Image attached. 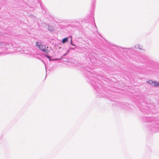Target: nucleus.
Segmentation results:
<instances>
[{
	"label": "nucleus",
	"instance_id": "obj_1",
	"mask_svg": "<svg viewBox=\"0 0 159 159\" xmlns=\"http://www.w3.org/2000/svg\"><path fill=\"white\" fill-rule=\"evenodd\" d=\"M36 46H37L41 51L45 52V45L42 44L40 42H37Z\"/></svg>",
	"mask_w": 159,
	"mask_h": 159
},
{
	"label": "nucleus",
	"instance_id": "obj_2",
	"mask_svg": "<svg viewBox=\"0 0 159 159\" xmlns=\"http://www.w3.org/2000/svg\"><path fill=\"white\" fill-rule=\"evenodd\" d=\"M146 83L147 84H150L151 86L154 87H159V82H156L155 81H152V80H149L147 81Z\"/></svg>",
	"mask_w": 159,
	"mask_h": 159
},
{
	"label": "nucleus",
	"instance_id": "obj_3",
	"mask_svg": "<svg viewBox=\"0 0 159 159\" xmlns=\"http://www.w3.org/2000/svg\"><path fill=\"white\" fill-rule=\"evenodd\" d=\"M7 44L6 43H5L3 42H0V45L2 46L3 48H4V47L5 48H9L8 46H11L12 45L11 44H8L7 45H6V44Z\"/></svg>",
	"mask_w": 159,
	"mask_h": 159
},
{
	"label": "nucleus",
	"instance_id": "obj_4",
	"mask_svg": "<svg viewBox=\"0 0 159 159\" xmlns=\"http://www.w3.org/2000/svg\"><path fill=\"white\" fill-rule=\"evenodd\" d=\"M51 49V48L49 47L48 46H45V52H46V54H48L50 52Z\"/></svg>",
	"mask_w": 159,
	"mask_h": 159
},
{
	"label": "nucleus",
	"instance_id": "obj_5",
	"mask_svg": "<svg viewBox=\"0 0 159 159\" xmlns=\"http://www.w3.org/2000/svg\"><path fill=\"white\" fill-rule=\"evenodd\" d=\"M68 41V38H65L63 39L62 40V43H64L66 42H67Z\"/></svg>",
	"mask_w": 159,
	"mask_h": 159
},
{
	"label": "nucleus",
	"instance_id": "obj_6",
	"mask_svg": "<svg viewBox=\"0 0 159 159\" xmlns=\"http://www.w3.org/2000/svg\"><path fill=\"white\" fill-rule=\"evenodd\" d=\"M45 56L47 57L49 59V60L51 61H55L56 60V59H51L50 58V57L48 55H47V54H46L45 55Z\"/></svg>",
	"mask_w": 159,
	"mask_h": 159
},
{
	"label": "nucleus",
	"instance_id": "obj_7",
	"mask_svg": "<svg viewBox=\"0 0 159 159\" xmlns=\"http://www.w3.org/2000/svg\"><path fill=\"white\" fill-rule=\"evenodd\" d=\"M48 29L51 31H53V28L51 26H48Z\"/></svg>",
	"mask_w": 159,
	"mask_h": 159
},
{
	"label": "nucleus",
	"instance_id": "obj_8",
	"mask_svg": "<svg viewBox=\"0 0 159 159\" xmlns=\"http://www.w3.org/2000/svg\"><path fill=\"white\" fill-rule=\"evenodd\" d=\"M70 44L73 46H76L75 45H74V43H72V40L71 39L70 40Z\"/></svg>",
	"mask_w": 159,
	"mask_h": 159
},
{
	"label": "nucleus",
	"instance_id": "obj_9",
	"mask_svg": "<svg viewBox=\"0 0 159 159\" xmlns=\"http://www.w3.org/2000/svg\"><path fill=\"white\" fill-rule=\"evenodd\" d=\"M69 52V51L68 50V51H67V52L66 53H65V54H64L63 55V57L67 55L68 54V53Z\"/></svg>",
	"mask_w": 159,
	"mask_h": 159
},
{
	"label": "nucleus",
	"instance_id": "obj_10",
	"mask_svg": "<svg viewBox=\"0 0 159 159\" xmlns=\"http://www.w3.org/2000/svg\"><path fill=\"white\" fill-rule=\"evenodd\" d=\"M41 61L44 63V64H45V67L46 68V65L45 64V62H44V61L43 60H41Z\"/></svg>",
	"mask_w": 159,
	"mask_h": 159
},
{
	"label": "nucleus",
	"instance_id": "obj_11",
	"mask_svg": "<svg viewBox=\"0 0 159 159\" xmlns=\"http://www.w3.org/2000/svg\"><path fill=\"white\" fill-rule=\"evenodd\" d=\"M69 48H70V49H74L75 48H72L70 47Z\"/></svg>",
	"mask_w": 159,
	"mask_h": 159
}]
</instances>
